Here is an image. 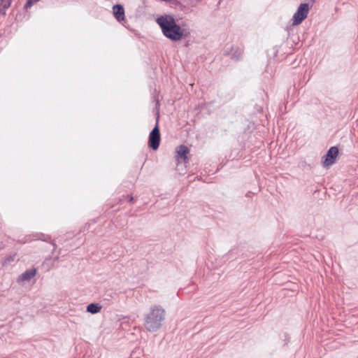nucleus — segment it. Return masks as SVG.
<instances>
[{
    "label": "nucleus",
    "mask_w": 358,
    "mask_h": 358,
    "mask_svg": "<svg viewBox=\"0 0 358 358\" xmlns=\"http://www.w3.org/2000/svg\"><path fill=\"white\" fill-rule=\"evenodd\" d=\"M113 10L114 16L118 22H122L124 20V10L122 6L119 4L115 5Z\"/></svg>",
    "instance_id": "8"
},
{
    "label": "nucleus",
    "mask_w": 358,
    "mask_h": 358,
    "mask_svg": "<svg viewBox=\"0 0 358 358\" xmlns=\"http://www.w3.org/2000/svg\"><path fill=\"white\" fill-rule=\"evenodd\" d=\"M160 134L157 125H156L151 131L149 135L148 145L154 150H156L159 145Z\"/></svg>",
    "instance_id": "4"
},
{
    "label": "nucleus",
    "mask_w": 358,
    "mask_h": 358,
    "mask_svg": "<svg viewBox=\"0 0 358 358\" xmlns=\"http://www.w3.org/2000/svg\"><path fill=\"white\" fill-rule=\"evenodd\" d=\"M156 22L164 36L172 41H179L187 38L190 34L189 30L178 24L173 16L171 15H161L157 17Z\"/></svg>",
    "instance_id": "1"
},
{
    "label": "nucleus",
    "mask_w": 358,
    "mask_h": 358,
    "mask_svg": "<svg viewBox=\"0 0 358 358\" xmlns=\"http://www.w3.org/2000/svg\"><path fill=\"white\" fill-rule=\"evenodd\" d=\"M176 160L180 163V160L186 162L187 159V155L189 153V149L187 146L181 145L178 146L176 149Z\"/></svg>",
    "instance_id": "6"
},
{
    "label": "nucleus",
    "mask_w": 358,
    "mask_h": 358,
    "mask_svg": "<svg viewBox=\"0 0 358 358\" xmlns=\"http://www.w3.org/2000/svg\"><path fill=\"white\" fill-rule=\"evenodd\" d=\"M101 306L98 303H90L87 306V311L92 314H96L101 310Z\"/></svg>",
    "instance_id": "9"
},
{
    "label": "nucleus",
    "mask_w": 358,
    "mask_h": 358,
    "mask_svg": "<svg viewBox=\"0 0 358 358\" xmlns=\"http://www.w3.org/2000/svg\"><path fill=\"white\" fill-rule=\"evenodd\" d=\"M309 11V6L308 3H301L297 9V11L293 16V25H297L302 22L307 17Z\"/></svg>",
    "instance_id": "3"
},
{
    "label": "nucleus",
    "mask_w": 358,
    "mask_h": 358,
    "mask_svg": "<svg viewBox=\"0 0 358 358\" xmlns=\"http://www.w3.org/2000/svg\"><path fill=\"white\" fill-rule=\"evenodd\" d=\"M166 311L159 306H152L150 311L145 315L144 327L150 332L159 330L165 320Z\"/></svg>",
    "instance_id": "2"
},
{
    "label": "nucleus",
    "mask_w": 358,
    "mask_h": 358,
    "mask_svg": "<svg viewBox=\"0 0 358 358\" xmlns=\"http://www.w3.org/2000/svg\"><path fill=\"white\" fill-rule=\"evenodd\" d=\"M36 274V268H31L27 270L25 272L22 273L18 278V282H24V281H29L31 278H33Z\"/></svg>",
    "instance_id": "7"
},
{
    "label": "nucleus",
    "mask_w": 358,
    "mask_h": 358,
    "mask_svg": "<svg viewBox=\"0 0 358 358\" xmlns=\"http://www.w3.org/2000/svg\"><path fill=\"white\" fill-rule=\"evenodd\" d=\"M133 199H134V198L132 196H131L130 199H129V201H132Z\"/></svg>",
    "instance_id": "13"
},
{
    "label": "nucleus",
    "mask_w": 358,
    "mask_h": 358,
    "mask_svg": "<svg viewBox=\"0 0 358 358\" xmlns=\"http://www.w3.org/2000/svg\"><path fill=\"white\" fill-rule=\"evenodd\" d=\"M39 0H27V3L24 5V8L26 9L31 8L34 4L37 3Z\"/></svg>",
    "instance_id": "10"
},
{
    "label": "nucleus",
    "mask_w": 358,
    "mask_h": 358,
    "mask_svg": "<svg viewBox=\"0 0 358 358\" xmlns=\"http://www.w3.org/2000/svg\"><path fill=\"white\" fill-rule=\"evenodd\" d=\"M12 0H1L3 8L7 9L10 7Z\"/></svg>",
    "instance_id": "11"
},
{
    "label": "nucleus",
    "mask_w": 358,
    "mask_h": 358,
    "mask_svg": "<svg viewBox=\"0 0 358 358\" xmlns=\"http://www.w3.org/2000/svg\"><path fill=\"white\" fill-rule=\"evenodd\" d=\"M338 155V149L336 146L329 148L325 155V159L323 162L324 166L329 167L333 165L335 159Z\"/></svg>",
    "instance_id": "5"
},
{
    "label": "nucleus",
    "mask_w": 358,
    "mask_h": 358,
    "mask_svg": "<svg viewBox=\"0 0 358 358\" xmlns=\"http://www.w3.org/2000/svg\"><path fill=\"white\" fill-rule=\"evenodd\" d=\"M236 52L238 53V55H234V57L236 59H238L240 57V56L241 55L242 52H241V50L240 49H238V48H236Z\"/></svg>",
    "instance_id": "12"
},
{
    "label": "nucleus",
    "mask_w": 358,
    "mask_h": 358,
    "mask_svg": "<svg viewBox=\"0 0 358 358\" xmlns=\"http://www.w3.org/2000/svg\"><path fill=\"white\" fill-rule=\"evenodd\" d=\"M312 1H315V0H311Z\"/></svg>",
    "instance_id": "14"
}]
</instances>
